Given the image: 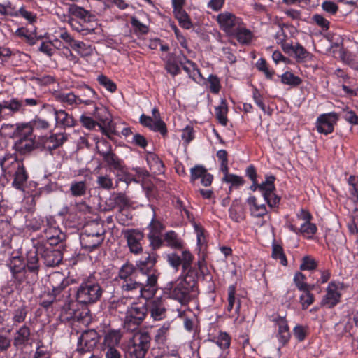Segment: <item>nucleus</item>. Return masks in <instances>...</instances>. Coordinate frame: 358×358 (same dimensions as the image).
Listing matches in <instances>:
<instances>
[{"mask_svg":"<svg viewBox=\"0 0 358 358\" xmlns=\"http://www.w3.org/2000/svg\"><path fill=\"white\" fill-rule=\"evenodd\" d=\"M159 255L156 252H145L138 264L139 273L147 276L145 282L138 281V285L132 288L129 293H138L139 297L147 301L152 299L158 289V278L160 273L157 268Z\"/></svg>","mask_w":358,"mask_h":358,"instance_id":"obj_1","label":"nucleus"},{"mask_svg":"<svg viewBox=\"0 0 358 358\" xmlns=\"http://www.w3.org/2000/svg\"><path fill=\"white\" fill-rule=\"evenodd\" d=\"M0 166L3 172L13 177V187L18 190H24L29 174L22 160L18 159L15 153L7 152L3 157H0Z\"/></svg>","mask_w":358,"mask_h":358,"instance_id":"obj_2","label":"nucleus"},{"mask_svg":"<svg viewBox=\"0 0 358 358\" xmlns=\"http://www.w3.org/2000/svg\"><path fill=\"white\" fill-rule=\"evenodd\" d=\"M164 293L182 306H186L196 296L198 289L178 279L168 283L164 288Z\"/></svg>","mask_w":358,"mask_h":358,"instance_id":"obj_3","label":"nucleus"},{"mask_svg":"<svg viewBox=\"0 0 358 358\" xmlns=\"http://www.w3.org/2000/svg\"><path fill=\"white\" fill-rule=\"evenodd\" d=\"M103 292L100 283L92 278H88L77 288L76 299L80 304H92L100 300Z\"/></svg>","mask_w":358,"mask_h":358,"instance_id":"obj_4","label":"nucleus"},{"mask_svg":"<svg viewBox=\"0 0 358 358\" xmlns=\"http://www.w3.org/2000/svg\"><path fill=\"white\" fill-rule=\"evenodd\" d=\"M139 262L140 259L136 262V265H134L127 261L119 268L115 280L122 292L129 293L132 288L138 285V280L136 277L138 272H139L138 266Z\"/></svg>","mask_w":358,"mask_h":358,"instance_id":"obj_5","label":"nucleus"},{"mask_svg":"<svg viewBox=\"0 0 358 358\" xmlns=\"http://www.w3.org/2000/svg\"><path fill=\"white\" fill-rule=\"evenodd\" d=\"M151 338L148 332H138L129 340L126 355L129 358H144L150 348Z\"/></svg>","mask_w":358,"mask_h":358,"instance_id":"obj_6","label":"nucleus"},{"mask_svg":"<svg viewBox=\"0 0 358 358\" xmlns=\"http://www.w3.org/2000/svg\"><path fill=\"white\" fill-rule=\"evenodd\" d=\"M147 306L145 303L138 302H134L128 306L124 321V329L131 331L137 329L148 314Z\"/></svg>","mask_w":358,"mask_h":358,"instance_id":"obj_7","label":"nucleus"},{"mask_svg":"<svg viewBox=\"0 0 358 358\" xmlns=\"http://www.w3.org/2000/svg\"><path fill=\"white\" fill-rule=\"evenodd\" d=\"M76 95L80 99V106H93L94 110L91 114L103 123L106 121L107 117L105 115L107 113L106 110L96 106V101L99 97L94 89L87 85H84L78 90V93Z\"/></svg>","mask_w":358,"mask_h":358,"instance_id":"obj_8","label":"nucleus"},{"mask_svg":"<svg viewBox=\"0 0 358 358\" xmlns=\"http://www.w3.org/2000/svg\"><path fill=\"white\" fill-rule=\"evenodd\" d=\"M37 252L47 267H55L59 266L63 259V254L61 250L55 248L58 244H50L44 241H37Z\"/></svg>","mask_w":358,"mask_h":358,"instance_id":"obj_9","label":"nucleus"},{"mask_svg":"<svg viewBox=\"0 0 358 358\" xmlns=\"http://www.w3.org/2000/svg\"><path fill=\"white\" fill-rule=\"evenodd\" d=\"M139 123L153 132L159 133L163 138H166L168 135L166 124L162 119L160 112L157 107L152 109V117L142 114L139 117Z\"/></svg>","mask_w":358,"mask_h":358,"instance_id":"obj_10","label":"nucleus"},{"mask_svg":"<svg viewBox=\"0 0 358 358\" xmlns=\"http://www.w3.org/2000/svg\"><path fill=\"white\" fill-rule=\"evenodd\" d=\"M35 250L27 252L25 260V279L26 284H34L38 280V273L41 265L37 252L36 243H34Z\"/></svg>","mask_w":358,"mask_h":358,"instance_id":"obj_11","label":"nucleus"},{"mask_svg":"<svg viewBox=\"0 0 358 358\" xmlns=\"http://www.w3.org/2000/svg\"><path fill=\"white\" fill-rule=\"evenodd\" d=\"M343 287V282L338 280L331 281L326 289V294L320 301V306L329 309L334 308L341 301V291Z\"/></svg>","mask_w":358,"mask_h":358,"instance_id":"obj_12","label":"nucleus"},{"mask_svg":"<svg viewBox=\"0 0 358 358\" xmlns=\"http://www.w3.org/2000/svg\"><path fill=\"white\" fill-rule=\"evenodd\" d=\"M43 227L45 238L42 241L49 242L50 244H59L65 239L66 235L62 231L54 216L45 217Z\"/></svg>","mask_w":358,"mask_h":358,"instance_id":"obj_13","label":"nucleus"},{"mask_svg":"<svg viewBox=\"0 0 358 358\" xmlns=\"http://www.w3.org/2000/svg\"><path fill=\"white\" fill-rule=\"evenodd\" d=\"M149 232L147 234V238L149 241V246L152 251L150 252H156L161 248L162 231L165 227L159 220L155 219L154 214L152 219L148 225Z\"/></svg>","mask_w":358,"mask_h":358,"instance_id":"obj_14","label":"nucleus"},{"mask_svg":"<svg viewBox=\"0 0 358 358\" xmlns=\"http://www.w3.org/2000/svg\"><path fill=\"white\" fill-rule=\"evenodd\" d=\"M194 259L191 252H185V262L180 280L198 289L199 271L196 267L192 266Z\"/></svg>","mask_w":358,"mask_h":358,"instance_id":"obj_15","label":"nucleus"},{"mask_svg":"<svg viewBox=\"0 0 358 358\" xmlns=\"http://www.w3.org/2000/svg\"><path fill=\"white\" fill-rule=\"evenodd\" d=\"M3 110L8 109L10 113L15 114L22 113L25 110V107H35L42 103L41 100L38 97L25 98L18 99L17 98H12L9 101H3L1 102Z\"/></svg>","mask_w":358,"mask_h":358,"instance_id":"obj_16","label":"nucleus"},{"mask_svg":"<svg viewBox=\"0 0 358 358\" xmlns=\"http://www.w3.org/2000/svg\"><path fill=\"white\" fill-rule=\"evenodd\" d=\"M101 336L94 329L83 331L78 340L77 350L81 353L92 351L100 342Z\"/></svg>","mask_w":358,"mask_h":358,"instance_id":"obj_17","label":"nucleus"},{"mask_svg":"<svg viewBox=\"0 0 358 358\" xmlns=\"http://www.w3.org/2000/svg\"><path fill=\"white\" fill-rule=\"evenodd\" d=\"M338 120L339 115L335 112L320 115L315 122V127L317 132L326 136L333 133Z\"/></svg>","mask_w":358,"mask_h":358,"instance_id":"obj_18","label":"nucleus"},{"mask_svg":"<svg viewBox=\"0 0 358 358\" xmlns=\"http://www.w3.org/2000/svg\"><path fill=\"white\" fill-rule=\"evenodd\" d=\"M8 266L16 287L26 283L25 260L22 256H13L10 259Z\"/></svg>","mask_w":358,"mask_h":358,"instance_id":"obj_19","label":"nucleus"},{"mask_svg":"<svg viewBox=\"0 0 358 358\" xmlns=\"http://www.w3.org/2000/svg\"><path fill=\"white\" fill-rule=\"evenodd\" d=\"M216 21L220 29L229 35H231L243 22L240 17L227 11L220 13L217 16Z\"/></svg>","mask_w":358,"mask_h":358,"instance_id":"obj_20","label":"nucleus"},{"mask_svg":"<svg viewBox=\"0 0 358 358\" xmlns=\"http://www.w3.org/2000/svg\"><path fill=\"white\" fill-rule=\"evenodd\" d=\"M124 238L127 239V245L131 253L140 254L143 251L141 241L144 238L142 231L138 229H129L124 232Z\"/></svg>","mask_w":358,"mask_h":358,"instance_id":"obj_21","label":"nucleus"},{"mask_svg":"<svg viewBox=\"0 0 358 358\" xmlns=\"http://www.w3.org/2000/svg\"><path fill=\"white\" fill-rule=\"evenodd\" d=\"M199 179H201L203 186L209 187L213 182V176L208 171L204 166L197 164L190 169V182L194 183Z\"/></svg>","mask_w":358,"mask_h":358,"instance_id":"obj_22","label":"nucleus"},{"mask_svg":"<svg viewBox=\"0 0 358 358\" xmlns=\"http://www.w3.org/2000/svg\"><path fill=\"white\" fill-rule=\"evenodd\" d=\"M55 119V127L62 129H66L73 127L76 124V120L72 114L67 113L65 110H57L52 108Z\"/></svg>","mask_w":358,"mask_h":358,"instance_id":"obj_23","label":"nucleus"},{"mask_svg":"<svg viewBox=\"0 0 358 358\" xmlns=\"http://www.w3.org/2000/svg\"><path fill=\"white\" fill-rule=\"evenodd\" d=\"M164 246L176 250H180L185 249V243L175 231L169 230L162 237L161 248Z\"/></svg>","mask_w":358,"mask_h":358,"instance_id":"obj_24","label":"nucleus"},{"mask_svg":"<svg viewBox=\"0 0 358 358\" xmlns=\"http://www.w3.org/2000/svg\"><path fill=\"white\" fill-rule=\"evenodd\" d=\"M148 306V313L155 321H159L166 317V309L164 302L160 299H154L145 302Z\"/></svg>","mask_w":358,"mask_h":358,"instance_id":"obj_25","label":"nucleus"},{"mask_svg":"<svg viewBox=\"0 0 358 358\" xmlns=\"http://www.w3.org/2000/svg\"><path fill=\"white\" fill-rule=\"evenodd\" d=\"M49 284L52 288V295L57 296L69 285V280L63 273L55 272L49 276Z\"/></svg>","mask_w":358,"mask_h":358,"instance_id":"obj_26","label":"nucleus"},{"mask_svg":"<svg viewBox=\"0 0 358 358\" xmlns=\"http://www.w3.org/2000/svg\"><path fill=\"white\" fill-rule=\"evenodd\" d=\"M287 227L290 231L297 235H301L303 238L308 240L313 239L317 231L316 224L312 223L311 221L302 223L300 227L289 223L287 224Z\"/></svg>","mask_w":358,"mask_h":358,"instance_id":"obj_27","label":"nucleus"},{"mask_svg":"<svg viewBox=\"0 0 358 358\" xmlns=\"http://www.w3.org/2000/svg\"><path fill=\"white\" fill-rule=\"evenodd\" d=\"M30 340V327L27 324H23L16 330L13 344L17 349H22L29 344Z\"/></svg>","mask_w":358,"mask_h":358,"instance_id":"obj_28","label":"nucleus"},{"mask_svg":"<svg viewBox=\"0 0 358 358\" xmlns=\"http://www.w3.org/2000/svg\"><path fill=\"white\" fill-rule=\"evenodd\" d=\"M274 322L278 327L277 333L278 340L283 347L289 343L291 338V334L289 331V327L288 325L287 320L285 317L278 316V317L274 320Z\"/></svg>","mask_w":358,"mask_h":358,"instance_id":"obj_29","label":"nucleus"},{"mask_svg":"<svg viewBox=\"0 0 358 358\" xmlns=\"http://www.w3.org/2000/svg\"><path fill=\"white\" fill-rule=\"evenodd\" d=\"M67 141V135L64 133H57L50 135L43 141V147L50 153L62 146Z\"/></svg>","mask_w":358,"mask_h":358,"instance_id":"obj_30","label":"nucleus"},{"mask_svg":"<svg viewBox=\"0 0 358 358\" xmlns=\"http://www.w3.org/2000/svg\"><path fill=\"white\" fill-rule=\"evenodd\" d=\"M246 203L248 206L250 215L255 218H262L267 213L268 210L265 204H259L257 199L254 195H250L246 199Z\"/></svg>","mask_w":358,"mask_h":358,"instance_id":"obj_31","label":"nucleus"},{"mask_svg":"<svg viewBox=\"0 0 358 358\" xmlns=\"http://www.w3.org/2000/svg\"><path fill=\"white\" fill-rule=\"evenodd\" d=\"M104 239V237H97L96 236L90 235H80L81 247L87 252H92L99 248L103 243Z\"/></svg>","mask_w":358,"mask_h":358,"instance_id":"obj_32","label":"nucleus"},{"mask_svg":"<svg viewBox=\"0 0 358 358\" xmlns=\"http://www.w3.org/2000/svg\"><path fill=\"white\" fill-rule=\"evenodd\" d=\"M55 99L66 108L73 109L80 107V99L74 92H59L56 95Z\"/></svg>","mask_w":358,"mask_h":358,"instance_id":"obj_33","label":"nucleus"},{"mask_svg":"<svg viewBox=\"0 0 358 358\" xmlns=\"http://www.w3.org/2000/svg\"><path fill=\"white\" fill-rule=\"evenodd\" d=\"M102 157L107 167L112 172L117 173L119 171H122L126 166L124 160L113 152H105Z\"/></svg>","mask_w":358,"mask_h":358,"instance_id":"obj_34","label":"nucleus"},{"mask_svg":"<svg viewBox=\"0 0 358 358\" xmlns=\"http://www.w3.org/2000/svg\"><path fill=\"white\" fill-rule=\"evenodd\" d=\"M105 234L106 230L103 222L98 220H92L85 224L80 234L105 238Z\"/></svg>","mask_w":358,"mask_h":358,"instance_id":"obj_35","label":"nucleus"},{"mask_svg":"<svg viewBox=\"0 0 358 358\" xmlns=\"http://www.w3.org/2000/svg\"><path fill=\"white\" fill-rule=\"evenodd\" d=\"M230 36L236 38V40L242 45H248L250 43L253 38L252 32L246 28L243 22L238 25Z\"/></svg>","mask_w":358,"mask_h":358,"instance_id":"obj_36","label":"nucleus"},{"mask_svg":"<svg viewBox=\"0 0 358 358\" xmlns=\"http://www.w3.org/2000/svg\"><path fill=\"white\" fill-rule=\"evenodd\" d=\"M181 250L182 252L180 255L177 252H171L166 254L164 257L168 264L176 271H178L180 266H182V268L183 267L185 262V252H191L188 249H183Z\"/></svg>","mask_w":358,"mask_h":358,"instance_id":"obj_37","label":"nucleus"},{"mask_svg":"<svg viewBox=\"0 0 358 358\" xmlns=\"http://www.w3.org/2000/svg\"><path fill=\"white\" fill-rule=\"evenodd\" d=\"M147 164L151 171L156 175L165 172V166L162 160L154 152H148L146 155Z\"/></svg>","mask_w":358,"mask_h":358,"instance_id":"obj_38","label":"nucleus"},{"mask_svg":"<svg viewBox=\"0 0 358 358\" xmlns=\"http://www.w3.org/2000/svg\"><path fill=\"white\" fill-rule=\"evenodd\" d=\"M69 12L71 15L78 18L83 22L91 23L95 19V16L92 15L90 11L76 4L70 5Z\"/></svg>","mask_w":358,"mask_h":358,"instance_id":"obj_39","label":"nucleus"},{"mask_svg":"<svg viewBox=\"0 0 358 358\" xmlns=\"http://www.w3.org/2000/svg\"><path fill=\"white\" fill-rule=\"evenodd\" d=\"M194 231L196 234L197 245L199 248V254L205 255L204 252L207 248V231L201 224L195 221L192 222Z\"/></svg>","mask_w":358,"mask_h":358,"instance_id":"obj_40","label":"nucleus"},{"mask_svg":"<svg viewBox=\"0 0 358 358\" xmlns=\"http://www.w3.org/2000/svg\"><path fill=\"white\" fill-rule=\"evenodd\" d=\"M276 178L273 175H266L265 180L262 183H259L257 180H251L252 185L249 189L252 192L259 191L262 192L263 197H266L267 195L266 192H270V189H267L268 186H271L272 181H275Z\"/></svg>","mask_w":358,"mask_h":358,"instance_id":"obj_41","label":"nucleus"},{"mask_svg":"<svg viewBox=\"0 0 358 358\" xmlns=\"http://www.w3.org/2000/svg\"><path fill=\"white\" fill-rule=\"evenodd\" d=\"M35 138L17 139L14 143L13 148L16 152L21 155L30 153L35 148Z\"/></svg>","mask_w":358,"mask_h":358,"instance_id":"obj_42","label":"nucleus"},{"mask_svg":"<svg viewBox=\"0 0 358 358\" xmlns=\"http://www.w3.org/2000/svg\"><path fill=\"white\" fill-rule=\"evenodd\" d=\"M70 24L72 29L83 36L95 34V27L89 22H83L77 20L71 19Z\"/></svg>","mask_w":358,"mask_h":358,"instance_id":"obj_43","label":"nucleus"},{"mask_svg":"<svg viewBox=\"0 0 358 358\" xmlns=\"http://www.w3.org/2000/svg\"><path fill=\"white\" fill-rule=\"evenodd\" d=\"M29 313L28 306L23 303L21 306L15 308L12 312L13 327L24 322Z\"/></svg>","mask_w":358,"mask_h":358,"instance_id":"obj_44","label":"nucleus"},{"mask_svg":"<svg viewBox=\"0 0 358 358\" xmlns=\"http://www.w3.org/2000/svg\"><path fill=\"white\" fill-rule=\"evenodd\" d=\"M87 185L85 181H73L70 185L69 193L73 197H82L86 195Z\"/></svg>","mask_w":358,"mask_h":358,"instance_id":"obj_45","label":"nucleus"},{"mask_svg":"<svg viewBox=\"0 0 358 358\" xmlns=\"http://www.w3.org/2000/svg\"><path fill=\"white\" fill-rule=\"evenodd\" d=\"M267 189H270V192H266L267 195L266 197H263L267 205L271 208H278L281 197L275 194L276 187L275 181H272L271 186H268Z\"/></svg>","mask_w":358,"mask_h":358,"instance_id":"obj_46","label":"nucleus"},{"mask_svg":"<svg viewBox=\"0 0 358 358\" xmlns=\"http://www.w3.org/2000/svg\"><path fill=\"white\" fill-rule=\"evenodd\" d=\"M229 217L234 222L238 223L245 219L244 208L243 205L235 201L229 209Z\"/></svg>","mask_w":358,"mask_h":358,"instance_id":"obj_47","label":"nucleus"},{"mask_svg":"<svg viewBox=\"0 0 358 358\" xmlns=\"http://www.w3.org/2000/svg\"><path fill=\"white\" fill-rule=\"evenodd\" d=\"M14 136L18 139L35 138L29 122L18 124L14 131Z\"/></svg>","mask_w":358,"mask_h":358,"instance_id":"obj_48","label":"nucleus"},{"mask_svg":"<svg viewBox=\"0 0 358 358\" xmlns=\"http://www.w3.org/2000/svg\"><path fill=\"white\" fill-rule=\"evenodd\" d=\"M231 338L230 335L225 332L220 331L217 337L208 338V341L215 343L221 350H224L229 348L231 345Z\"/></svg>","mask_w":358,"mask_h":358,"instance_id":"obj_49","label":"nucleus"},{"mask_svg":"<svg viewBox=\"0 0 358 358\" xmlns=\"http://www.w3.org/2000/svg\"><path fill=\"white\" fill-rule=\"evenodd\" d=\"M181 58L178 57H169L165 62V69L173 77L180 74V65L179 61Z\"/></svg>","mask_w":358,"mask_h":358,"instance_id":"obj_50","label":"nucleus"},{"mask_svg":"<svg viewBox=\"0 0 358 358\" xmlns=\"http://www.w3.org/2000/svg\"><path fill=\"white\" fill-rule=\"evenodd\" d=\"M228 108L225 101L222 100L218 106L215 108V117L220 124L227 126Z\"/></svg>","mask_w":358,"mask_h":358,"instance_id":"obj_51","label":"nucleus"},{"mask_svg":"<svg viewBox=\"0 0 358 358\" xmlns=\"http://www.w3.org/2000/svg\"><path fill=\"white\" fill-rule=\"evenodd\" d=\"M222 182L230 185L229 192L232 191L233 188L238 189L240 187L244 185L245 182L243 177L234 173L223 177Z\"/></svg>","mask_w":358,"mask_h":358,"instance_id":"obj_52","label":"nucleus"},{"mask_svg":"<svg viewBox=\"0 0 358 358\" xmlns=\"http://www.w3.org/2000/svg\"><path fill=\"white\" fill-rule=\"evenodd\" d=\"M10 16L15 17H22L30 24H34L37 21V15L33 12L27 10L24 6L20 7L17 11H14L13 13H10Z\"/></svg>","mask_w":358,"mask_h":358,"instance_id":"obj_53","label":"nucleus"},{"mask_svg":"<svg viewBox=\"0 0 358 358\" xmlns=\"http://www.w3.org/2000/svg\"><path fill=\"white\" fill-rule=\"evenodd\" d=\"M280 77V81L282 84L287 85L291 87H297L302 83L301 78L297 76H295L291 71H286Z\"/></svg>","mask_w":358,"mask_h":358,"instance_id":"obj_54","label":"nucleus"},{"mask_svg":"<svg viewBox=\"0 0 358 358\" xmlns=\"http://www.w3.org/2000/svg\"><path fill=\"white\" fill-rule=\"evenodd\" d=\"M173 14L181 27L185 29H189L193 27L191 19L185 10L175 12Z\"/></svg>","mask_w":358,"mask_h":358,"instance_id":"obj_55","label":"nucleus"},{"mask_svg":"<svg viewBox=\"0 0 358 358\" xmlns=\"http://www.w3.org/2000/svg\"><path fill=\"white\" fill-rule=\"evenodd\" d=\"M271 257L276 260L278 259L282 266H286L288 264L283 248L280 245L273 243Z\"/></svg>","mask_w":358,"mask_h":358,"instance_id":"obj_56","label":"nucleus"},{"mask_svg":"<svg viewBox=\"0 0 358 358\" xmlns=\"http://www.w3.org/2000/svg\"><path fill=\"white\" fill-rule=\"evenodd\" d=\"M169 330V325L166 324L157 330L154 340L158 348L166 343Z\"/></svg>","mask_w":358,"mask_h":358,"instance_id":"obj_57","label":"nucleus"},{"mask_svg":"<svg viewBox=\"0 0 358 358\" xmlns=\"http://www.w3.org/2000/svg\"><path fill=\"white\" fill-rule=\"evenodd\" d=\"M340 115L350 124L358 126V115L350 108H344Z\"/></svg>","mask_w":358,"mask_h":358,"instance_id":"obj_58","label":"nucleus"},{"mask_svg":"<svg viewBox=\"0 0 358 358\" xmlns=\"http://www.w3.org/2000/svg\"><path fill=\"white\" fill-rule=\"evenodd\" d=\"M349 192L354 203L358 202V176H350L348 180Z\"/></svg>","mask_w":358,"mask_h":358,"instance_id":"obj_59","label":"nucleus"},{"mask_svg":"<svg viewBox=\"0 0 358 358\" xmlns=\"http://www.w3.org/2000/svg\"><path fill=\"white\" fill-rule=\"evenodd\" d=\"M256 67L258 69V71L264 73L265 77L267 79H273V76L275 74V71L273 70L269 69L268 63L264 58L262 57L257 60L256 63Z\"/></svg>","mask_w":358,"mask_h":358,"instance_id":"obj_60","label":"nucleus"},{"mask_svg":"<svg viewBox=\"0 0 358 358\" xmlns=\"http://www.w3.org/2000/svg\"><path fill=\"white\" fill-rule=\"evenodd\" d=\"M113 201L120 208V210H123L124 208L131 206L129 198L122 192L113 195Z\"/></svg>","mask_w":358,"mask_h":358,"instance_id":"obj_61","label":"nucleus"},{"mask_svg":"<svg viewBox=\"0 0 358 358\" xmlns=\"http://www.w3.org/2000/svg\"><path fill=\"white\" fill-rule=\"evenodd\" d=\"M317 266L318 263L314 258L309 255H306L302 258L300 270L313 271L317 268Z\"/></svg>","mask_w":358,"mask_h":358,"instance_id":"obj_62","label":"nucleus"},{"mask_svg":"<svg viewBox=\"0 0 358 358\" xmlns=\"http://www.w3.org/2000/svg\"><path fill=\"white\" fill-rule=\"evenodd\" d=\"M306 276L302 273L301 272H296L294 274L293 281L296 287L299 291H305L307 290L308 284L306 282Z\"/></svg>","mask_w":358,"mask_h":358,"instance_id":"obj_63","label":"nucleus"},{"mask_svg":"<svg viewBox=\"0 0 358 358\" xmlns=\"http://www.w3.org/2000/svg\"><path fill=\"white\" fill-rule=\"evenodd\" d=\"M116 177L119 181H122L125 182L127 185H129L131 182H134V176H133V173L129 171L127 166H125L122 171H119L115 173Z\"/></svg>","mask_w":358,"mask_h":358,"instance_id":"obj_64","label":"nucleus"}]
</instances>
